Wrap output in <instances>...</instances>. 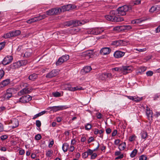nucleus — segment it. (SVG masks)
Masks as SVG:
<instances>
[{"label":"nucleus","mask_w":160,"mask_h":160,"mask_svg":"<svg viewBox=\"0 0 160 160\" xmlns=\"http://www.w3.org/2000/svg\"><path fill=\"white\" fill-rule=\"evenodd\" d=\"M124 30H129L132 28V27L129 25H124L122 26Z\"/></svg>","instance_id":"obj_41"},{"label":"nucleus","mask_w":160,"mask_h":160,"mask_svg":"<svg viewBox=\"0 0 160 160\" xmlns=\"http://www.w3.org/2000/svg\"><path fill=\"white\" fill-rule=\"evenodd\" d=\"M92 128L91 125L87 123L86 125L85 126V129L87 130H89L91 129Z\"/></svg>","instance_id":"obj_42"},{"label":"nucleus","mask_w":160,"mask_h":160,"mask_svg":"<svg viewBox=\"0 0 160 160\" xmlns=\"http://www.w3.org/2000/svg\"><path fill=\"white\" fill-rule=\"evenodd\" d=\"M128 98L129 99L132 100L137 102H139L142 100V97L139 98L136 96H127Z\"/></svg>","instance_id":"obj_18"},{"label":"nucleus","mask_w":160,"mask_h":160,"mask_svg":"<svg viewBox=\"0 0 160 160\" xmlns=\"http://www.w3.org/2000/svg\"><path fill=\"white\" fill-rule=\"evenodd\" d=\"M82 157L83 158H86L88 157V155L87 151L83 152L82 154Z\"/></svg>","instance_id":"obj_57"},{"label":"nucleus","mask_w":160,"mask_h":160,"mask_svg":"<svg viewBox=\"0 0 160 160\" xmlns=\"http://www.w3.org/2000/svg\"><path fill=\"white\" fill-rule=\"evenodd\" d=\"M10 82V79H7L3 80L2 82V84L3 86H5L8 85Z\"/></svg>","instance_id":"obj_32"},{"label":"nucleus","mask_w":160,"mask_h":160,"mask_svg":"<svg viewBox=\"0 0 160 160\" xmlns=\"http://www.w3.org/2000/svg\"><path fill=\"white\" fill-rule=\"evenodd\" d=\"M97 156V154L96 153H93L91 156V159H95Z\"/></svg>","instance_id":"obj_58"},{"label":"nucleus","mask_w":160,"mask_h":160,"mask_svg":"<svg viewBox=\"0 0 160 160\" xmlns=\"http://www.w3.org/2000/svg\"><path fill=\"white\" fill-rule=\"evenodd\" d=\"M31 90V89H28V88H24L21 90L18 93V95H21L24 94L30 93Z\"/></svg>","instance_id":"obj_17"},{"label":"nucleus","mask_w":160,"mask_h":160,"mask_svg":"<svg viewBox=\"0 0 160 160\" xmlns=\"http://www.w3.org/2000/svg\"><path fill=\"white\" fill-rule=\"evenodd\" d=\"M126 147V144L125 142H123L120 144L119 146V148L120 150H123Z\"/></svg>","instance_id":"obj_31"},{"label":"nucleus","mask_w":160,"mask_h":160,"mask_svg":"<svg viewBox=\"0 0 160 160\" xmlns=\"http://www.w3.org/2000/svg\"><path fill=\"white\" fill-rule=\"evenodd\" d=\"M76 141L75 139H73L71 141V145H73L76 144Z\"/></svg>","instance_id":"obj_63"},{"label":"nucleus","mask_w":160,"mask_h":160,"mask_svg":"<svg viewBox=\"0 0 160 160\" xmlns=\"http://www.w3.org/2000/svg\"><path fill=\"white\" fill-rule=\"evenodd\" d=\"M59 73L58 70H53L47 73L46 77L47 78H51L57 76Z\"/></svg>","instance_id":"obj_10"},{"label":"nucleus","mask_w":160,"mask_h":160,"mask_svg":"<svg viewBox=\"0 0 160 160\" xmlns=\"http://www.w3.org/2000/svg\"><path fill=\"white\" fill-rule=\"evenodd\" d=\"M116 12L117 15L118 16H124L126 14L127 12H132V8L131 6L124 5L118 8L117 10H114Z\"/></svg>","instance_id":"obj_2"},{"label":"nucleus","mask_w":160,"mask_h":160,"mask_svg":"<svg viewBox=\"0 0 160 160\" xmlns=\"http://www.w3.org/2000/svg\"><path fill=\"white\" fill-rule=\"evenodd\" d=\"M69 149V151L72 152L74 150L75 148L73 145H70Z\"/></svg>","instance_id":"obj_59"},{"label":"nucleus","mask_w":160,"mask_h":160,"mask_svg":"<svg viewBox=\"0 0 160 160\" xmlns=\"http://www.w3.org/2000/svg\"><path fill=\"white\" fill-rule=\"evenodd\" d=\"M21 32L20 30H16L11 32L12 37H16L21 34Z\"/></svg>","instance_id":"obj_23"},{"label":"nucleus","mask_w":160,"mask_h":160,"mask_svg":"<svg viewBox=\"0 0 160 160\" xmlns=\"http://www.w3.org/2000/svg\"><path fill=\"white\" fill-rule=\"evenodd\" d=\"M12 56H8L4 58L2 62V63L4 65H8L12 62Z\"/></svg>","instance_id":"obj_11"},{"label":"nucleus","mask_w":160,"mask_h":160,"mask_svg":"<svg viewBox=\"0 0 160 160\" xmlns=\"http://www.w3.org/2000/svg\"><path fill=\"white\" fill-rule=\"evenodd\" d=\"M104 31L102 28H95L89 30L88 32V33L92 34L98 35Z\"/></svg>","instance_id":"obj_4"},{"label":"nucleus","mask_w":160,"mask_h":160,"mask_svg":"<svg viewBox=\"0 0 160 160\" xmlns=\"http://www.w3.org/2000/svg\"><path fill=\"white\" fill-rule=\"evenodd\" d=\"M38 75V74L34 73L29 75L28 77V78L30 80L34 81L37 78Z\"/></svg>","instance_id":"obj_20"},{"label":"nucleus","mask_w":160,"mask_h":160,"mask_svg":"<svg viewBox=\"0 0 160 160\" xmlns=\"http://www.w3.org/2000/svg\"><path fill=\"white\" fill-rule=\"evenodd\" d=\"M147 157L144 155H142L139 158V160H147Z\"/></svg>","instance_id":"obj_51"},{"label":"nucleus","mask_w":160,"mask_h":160,"mask_svg":"<svg viewBox=\"0 0 160 160\" xmlns=\"http://www.w3.org/2000/svg\"><path fill=\"white\" fill-rule=\"evenodd\" d=\"M88 156L91 155L93 153L92 150L91 149H88L87 151Z\"/></svg>","instance_id":"obj_54"},{"label":"nucleus","mask_w":160,"mask_h":160,"mask_svg":"<svg viewBox=\"0 0 160 160\" xmlns=\"http://www.w3.org/2000/svg\"><path fill=\"white\" fill-rule=\"evenodd\" d=\"M121 67H119V68H117V67L115 68H112V70H114L115 71H118L121 72Z\"/></svg>","instance_id":"obj_60"},{"label":"nucleus","mask_w":160,"mask_h":160,"mask_svg":"<svg viewBox=\"0 0 160 160\" xmlns=\"http://www.w3.org/2000/svg\"><path fill=\"white\" fill-rule=\"evenodd\" d=\"M147 68L145 67H142L140 68L139 72H143L145 71L146 70Z\"/></svg>","instance_id":"obj_50"},{"label":"nucleus","mask_w":160,"mask_h":160,"mask_svg":"<svg viewBox=\"0 0 160 160\" xmlns=\"http://www.w3.org/2000/svg\"><path fill=\"white\" fill-rule=\"evenodd\" d=\"M123 41L121 40L112 41L111 42V45L116 47L120 46L123 45Z\"/></svg>","instance_id":"obj_15"},{"label":"nucleus","mask_w":160,"mask_h":160,"mask_svg":"<svg viewBox=\"0 0 160 160\" xmlns=\"http://www.w3.org/2000/svg\"><path fill=\"white\" fill-rule=\"evenodd\" d=\"M68 107L67 105L61 106H53L49 107V108L53 112H56L58 111H60L68 108Z\"/></svg>","instance_id":"obj_7"},{"label":"nucleus","mask_w":160,"mask_h":160,"mask_svg":"<svg viewBox=\"0 0 160 160\" xmlns=\"http://www.w3.org/2000/svg\"><path fill=\"white\" fill-rule=\"evenodd\" d=\"M155 31L156 33H158L160 32V25L157 27Z\"/></svg>","instance_id":"obj_64"},{"label":"nucleus","mask_w":160,"mask_h":160,"mask_svg":"<svg viewBox=\"0 0 160 160\" xmlns=\"http://www.w3.org/2000/svg\"><path fill=\"white\" fill-rule=\"evenodd\" d=\"M153 73V72L151 71H148L146 72L147 76H152Z\"/></svg>","instance_id":"obj_47"},{"label":"nucleus","mask_w":160,"mask_h":160,"mask_svg":"<svg viewBox=\"0 0 160 160\" xmlns=\"http://www.w3.org/2000/svg\"><path fill=\"white\" fill-rule=\"evenodd\" d=\"M121 72L123 74L126 75L130 72L132 68L131 66H122L121 67Z\"/></svg>","instance_id":"obj_6"},{"label":"nucleus","mask_w":160,"mask_h":160,"mask_svg":"<svg viewBox=\"0 0 160 160\" xmlns=\"http://www.w3.org/2000/svg\"><path fill=\"white\" fill-rule=\"evenodd\" d=\"M73 26L77 27L78 26H81L82 25L84 24L86 22L84 20L78 21L73 20Z\"/></svg>","instance_id":"obj_16"},{"label":"nucleus","mask_w":160,"mask_h":160,"mask_svg":"<svg viewBox=\"0 0 160 160\" xmlns=\"http://www.w3.org/2000/svg\"><path fill=\"white\" fill-rule=\"evenodd\" d=\"M141 0H135L133 1L132 3L134 5H138L140 4Z\"/></svg>","instance_id":"obj_55"},{"label":"nucleus","mask_w":160,"mask_h":160,"mask_svg":"<svg viewBox=\"0 0 160 160\" xmlns=\"http://www.w3.org/2000/svg\"><path fill=\"white\" fill-rule=\"evenodd\" d=\"M157 8L155 6L152 7L149 10V11L151 12H153L155 11L156 10Z\"/></svg>","instance_id":"obj_56"},{"label":"nucleus","mask_w":160,"mask_h":160,"mask_svg":"<svg viewBox=\"0 0 160 160\" xmlns=\"http://www.w3.org/2000/svg\"><path fill=\"white\" fill-rule=\"evenodd\" d=\"M98 77L99 79L102 80H104L106 79L105 73H99L98 75Z\"/></svg>","instance_id":"obj_29"},{"label":"nucleus","mask_w":160,"mask_h":160,"mask_svg":"<svg viewBox=\"0 0 160 160\" xmlns=\"http://www.w3.org/2000/svg\"><path fill=\"white\" fill-rule=\"evenodd\" d=\"M35 138L36 140H39L41 138V136L40 134H38L35 136Z\"/></svg>","instance_id":"obj_45"},{"label":"nucleus","mask_w":160,"mask_h":160,"mask_svg":"<svg viewBox=\"0 0 160 160\" xmlns=\"http://www.w3.org/2000/svg\"><path fill=\"white\" fill-rule=\"evenodd\" d=\"M146 112L148 119L149 120H152V118L153 117L152 112L151 110L150 109V108L148 107H147L146 111Z\"/></svg>","instance_id":"obj_14"},{"label":"nucleus","mask_w":160,"mask_h":160,"mask_svg":"<svg viewBox=\"0 0 160 160\" xmlns=\"http://www.w3.org/2000/svg\"><path fill=\"white\" fill-rule=\"evenodd\" d=\"M73 20L67 21L63 23V25L64 26L66 27H69L71 26H73Z\"/></svg>","instance_id":"obj_28"},{"label":"nucleus","mask_w":160,"mask_h":160,"mask_svg":"<svg viewBox=\"0 0 160 160\" xmlns=\"http://www.w3.org/2000/svg\"><path fill=\"white\" fill-rule=\"evenodd\" d=\"M31 54L32 52H31L27 51L25 52L23 57L26 58H28L31 56Z\"/></svg>","instance_id":"obj_33"},{"label":"nucleus","mask_w":160,"mask_h":160,"mask_svg":"<svg viewBox=\"0 0 160 160\" xmlns=\"http://www.w3.org/2000/svg\"><path fill=\"white\" fill-rule=\"evenodd\" d=\"M94 141V138L92 137H90L89 138V139L88 140V143H90L91 142L93 141Z\"/></svg>","instance_id":"obj_61"},{"label":"nucleus","mask_w":160,"mask_h":160,"mask_svg":"<svg viewBox=\"0 0 160 160\" xmlns=\"http://www.w3.org/2000/svg\"><path fill=\"white\" fill-rule=\"evenodd\" d=\"M36 126L38 128H40L41 125V121L39 120H37L36 121Z\"/></svg>","instance_id":"obj_48"},{"label":"nucleus","mask_w":160,"mask_h":160,"mask_svg":"<svg viewBox=\"0 0 160 160\" xmlns=\"http://www.w3.org/2000/svg\"><path fill=\"white\" fill-rule=\"evenodd\" d=\"M32 99V97L28 95H25L22 96L19 99L20 101L23 103L28 102Z\"/></svg>","instance_id":"obj_8"},{"label":"nucleus","mask_w":160,"mask_h":160,"mask_svg":"<svg viewBox=\"0 0 160 160\" xmlns=\"http://www.w3.org/2000/svg\"><path fill=\"white\" fill-rule=\"evenodd\" d=\"M92 69L91 66H86L83 68L82 70L84 73H86L89 72Z\"/></svg>","instance_id":"obj_26"},{"label":"nucleus","mask_w":160,"mask_h":160,"mask_svg":"<svg viewBox=\"0 0 160 160\" xmlns=\"http://www.w3.org/2000/svg\"><path fill=\"white\" fill-rule=\"evenodd\" d=\"M111 49L109 48L104 47L102 48L100 51V53L102 55H108L109 54Z\"/></svg>","instance_id":"obj_12"},{"label":"nucleus","mask_w":160,"mask_h":160,"mask_svg":"<svg viewBox=\"0 0 160 160\" xmlns=\"http://www.w3.org/2000/svg\"><path fill=\"white\" fill-rule=\"evenodd\" d=\"M82 55L85 57L86 59H88L92 58L94 56V54L93 51L91 50L83 52Z\"/></svg>","instance_id":"obj_9"},{"label":"nucleus","mask_w":160,"mask_h":160,"mask_svg":"<svg viewBox=\"0 0 160 160\" xmlns=\"http://www.w3.org/2000/svg\"><path fill=\"white\" fill-rule=\"evenodd\" d=\"M135 135H132L129 137V141L132 142L135 139Z\"/></svg>","instance_id":"obj_53"},{"label":"nucleus","mask_w":160,"mask_h":160,"mask_svg":"<svg viewBox=\"0 0 160 160\" xmlns=\"http://www.w3.org/2000/svg\"><path fill=\"white\" fill-rule=\"evenodd\" d=\"M12 96V94H10V93H7H7L5 95V97L6 99H9Z\"/></svg>","instance_id":"obj_44"},{"label":"nucleus","mask_w":160,"mask_h":160,"mask_svg":"<svg viewBox=\"0 0 160 160\" xmlns=\"http://www.w3.org/2000/svg\"><path fill=\"white\" fill-rule=\"evenodd\" d=\"M137 152V150L136 149H134L131 152L130 154V157L131 158L134 157L136 154Z\"/></svg>","instance_id":"obj_39"},{"label":"nucleus","mask_w":160,"mask_h":160,"mask_svg":"<svg viewBox=\"0 0 160 160\" xmlns=\"http://www.w3.org/2000/svg\"><path fill=\"white\" fill-rule=\"evenodd\" d=\"M117 133V130H114L112 133V137L115 136L116 135Z\"/></svg>","instance_id":"obj_62"},{"label":"nucleus","mask_w":160,"mask_h":160,"mask_svg":"<svg viewBox=\"0 0 160 160\" xmlns=\"http://www.w3.org/2000/svg\"><path fill=\"white\" fill-rule=\"evenodd\" d=\"M69 9L67 8L66 6H63L61 8H52L46 12V14L48 15H52L57 14L62 11H68Z\"/></svg>","instance_id":"obj_3"},{"label":"nucleus","mask_w":160,"mask_h":160,"mask_svg":"<svg viewBox=\"0 0 160 160\" xmlns=\"http://www.w3.org/2000/svg\"><path fill=\"white\" fill-rule=\"evenodd\" d=\"M17 90L14 88H11L8 89L7 90V93H10V94H12L15 93L17 92Z\"/></svg>","instance_id":"obj_24"},{"label":"nucleus","mask_w":160,"mask_h":160,"mask_svg":"<svg viewBox=\"0 0 160 160\" xmlns=\"http://www.w3.org/2000/svg\"><path fill=\"white\" fill-rule=\"evenodd\" d=\"M52 94L55 97H60L62 96L61 93L58 91L53 92Z\"/></svg>","instance_id":"obj_38"},{"label":"nucleus","mask_w":160,"mask_h":160,"mask_svg":"<svg viewBox=\"0 0 160 160\" xmlns=\"http://www.w3.org/2000/svg\"><path fill=\"white\" fill-rule=\"evenodd\" d=\"M125 52L119 50L116 51L113 54L114 57L116 58H120L125 54Z\"/></svg>","instance_id":"obj_13"},{"label":"nucleus","mask_w":160,"mask_h":160,"mask_svg":"<svg viewBox=\"0 0 160 160\" xmlns=\"http://www.w3.org/2000/svg\"><path fill=\"white\" fill-rule=\"evenodd\" d=\"M5 72L3 70H0V80L4 76Z\"/></svg>","instance_id":"obj_43"},{"label":"nucleus","mask_w":160,"mask_h":160,"mask_svg":"<svg viewBox=\"0 0 160 160\" xmlns=\"http://www.w3.org/2000/svg\"><path fill=\"white\" fill-rule=\"evenodd\" d=\"M69 56L68 55L66 54L63 55L58 58L56 62L57 66L62 64L63 62L67 61L69 59Z\"/></svg>","instance_id":"obj_5"},{"label":"nucleus","mask_w":160,"mask_h":160,"mask_svg":"<svg viewBox=\"0 0 160 160\" xmlns=\"http://www.w3.org/2000/svg\"><path fill=\"white\" fill-rule=\"evenodd\" d=\"M141 138L142 139H145L147 136V133L145 131H142L141 133Z\"/></svg>","instance_id":"obj_36"},{"label":"nucleus","mask_w":160,"mask_h":160,"mask_svg":"<svg viewBox=\"0 0 160 160\" xmlns=\"http://www.w3.org/2000/svg\"><path fill=\"white\" fill-rule=\"evenodd\" d=\"M3 37L5 39L12 37L11 32L5 34Z\"/></svg>","instance_id":"obj_34"},{"label":"nucleus","mask_w":160,"mask_h":160,"mask_svg":"<svg viewBox=\"0 0 160 160\" xmlns=\"http://www.w3.org/2000/svg\"><path fill=\"white\" fill-rule=\"evenodd\" d=\"M105 18L108 21L114 22H120L123 20V18L117 16L116 12L114 10L111 11L109 15L105 16Z\"/></svg>","instance_id":"obj_1"},{"label":"nucleus","mask_w":160,"mask_h":160,"mask_svg":"<svg viewBox=\"0 0 160 160\" xmlns=\"http://www.w3.org/2000/svg\"><path fill=\"white\" fill-rule=\"evenodd\" d=\"M8 137V136L6 135H4L1 136L0 137V138L3 141L7 139Z\"/></svg>","instance_id":"obj_49"},{"label":"nucleus","mask_w":160,"mask_h":160,"mask_svg":"<svg viewBox=\"0 0 160 160\" xmlns=\"http://www.w3.org/2000/svg\"><path fill=\"white\" fill-rule=\"evenodd\" d=\"M21 66L25 65L28 63L27 60H22L19 61Z\"/></svg>","instance_id":"obj_40"},{"label":"nucleus","mask_w":160,"mask_h":160,"mask_svg":"<svg viewBox=\"0 0 160 160\" xmlns=\"http://www.w3.org/2000/svg\"><path fill=\"white\" fill-rule=\"evenodd\" d=\"M69 148V145L67 143H65L62 145V149L64 152H66Z\"/></svg>","instance_id":"obj_25"},{"label":"nucleus","mask_w":160,"mask_h":160,"mask_svg":"<svg viewBox=\"0 0 160 160\" xmlns=\"http://www.w3.org/2000/svg\"><path fill=\"white\" fill-rule=\"evenodd\" d=\"M18 153L20 155H22L25 154V152L24 149H21L19 150Z\"/></svg>","instance_id":"obj_52"},{"label":"nucleus","mask_w":160,"mask_h":160,"mask_svg":"<svg viewBox=\"0 0 160 160\" xmlns=\"http://www.w3.org/2000/svg\"><path fill=\"white\" fill-rule=\"evenodd\" d=\"M53 154V151L51 150H49L46 152V155L47 157L50 158L51 157Z\"/></svg>","instance_id":"obj_35"},{"label":"nucleus","mask_w":160,"mask_h":160,"mask_svg":"<svg viewBox=\"0 0 160 160\" xmlns=\"http://www.w3.org/2000/svg\"><path fill=\"white\" fill-rule=\"evenodd\" d=\"M37 17L31 18L26 21V22L28 24H31L32 23L38 21Z\"/></svg>","instance_id":"obj_21"},{"label":"nucleus","mask_w":160,"mask_h":160,"mask_svg":"<svg viewBox=\"0 0 160 160\" xmlns=\"http://www.w3.org/2000/svg\"><path fill=\"white\" fill-rule=\"evenodd\" d=\"M5 44V42H2L0 43V51L4 48Z\"/></svg>","instance_id":"obj_46"},{"label":"nucleus","mask_w":160,"mask_h":160,"mask_svg":"<svg viewBox=\"0 0 160 160\" xmlns=\"http://www.w3.org/2000/svg\"><path fill=\"white\" fill-rule=\"evenodd\" d=\"M68 90L69 91H74L77 90H82V88H78L77 87H68Z\"/></svg>","instance_id":"obj_30"},{"label":"nucleus","mask_w":160,"mask_h":160,"mask_svg":"<svg viewBox=\"0 0 160 160\" xmlns=\"http://www.w3.org/2000/svg\"><path fill=\"white\" fill-rule=\"evenodd\" d=\"M12 128H14L17 127L19 125V122L17 119H14L12 121Z\"/></svg>","instance_id":"obj_19"},{"label":"nucleus","mask_w":160,"mask_h":160,"mask_svg":"<svg viewBox=\"0 0 160 160\" xmlns=\"http://www.w3.org/2000/svg\"><path fill=\"white\" fill-rule=\"evenodd\" d=\"M47 112H48V111H43L35 115L33 117L32 119H35L37 118V117L40 116L45 114V113H47Z\"/></svg>","instance_id":"obj_27"},{"label":"nucleus","mask_w":160,"mask_h":160,"mask_svg":"<svg viewBox=\"0 0 160 160\" xmlns=\"http://www.w3.org/2000/svg\"><path fill=\"white\" fill-rule=\"evenodd\" d=\"M21 67L19 61L13 63L11 66L12 68L13 69L18 68Z\"/></svg>","instance_id":"obj_22"},{"label":"nucleus","mask_w":160,"mask_h":160,"mask_svg":"<svg viewBox=\"0 0 160 160\" xmlns=\"http://www.w3.org/2000/svg\"><path fill=\"white\" fill-rule=\"evenodd\" d=\"M47 17L45 14H43L37 17L38 21L42 19L45 18Z\"/></svg>","instance_id":"obj_37"}]
</instances>
